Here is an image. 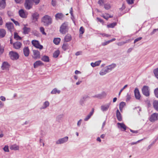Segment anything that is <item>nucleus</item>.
Listing matches in <instances>:
<instances>
[{
    "label": "nucleus",
    "mask_w": 158,
    "mask_h": 158,
    "mask_svg": "<svg viewBox=\"0 0 158 158\" xmlns=\"http://www.w3.org/2000/svg\"><path fill=\"white\" fill-rule=\"evenodd\" d=\"M116 116L117 119L119 121H121L122 120L121 114L118 109H117L116 113Z\"/></svg>",
    "instance_id": "nucleus-19"
},
{
    "label": "nucleus",
    "mask_w": 158,
    "mask_h": 158,
    "mask_svg": "<svg viewBox=\"0 0 158 158\" xmlns=\"http://www.w3.org/2000/svg\"><path fill=\"white\" fill-rule=\"evenodd\" d=\"M60 90H58L56 88H54L51 92V93L52 94H56L57 93L58 94H60Z\"/></svg>",
    "instance_id": "nucleus-36"
},
{
    "label": "nucleus",
    "mask_w": 158,
    "mask_h": 158,
    "mask_svg": "<svg viewBox=\"0 0 158 158\" xmlns=\"http://www.w3.org/2000/svg\"><path fill=\"white\" fill-rule=\"evenodd\" d=\"M126 103L124 102H120L119 105V107H122L123 108L124 106H125Z\"/></svg>",
    "instance_id": "nucleus-50"
},
{
    "label": "nucleus",
    "mask_w": 158,
    "mask_h": 158,
    "mask_svg": "<svg viewBox=\"0 0 158 158\" xmlns=\"http://www.w3.org/2000/svg\"><path fill=\"white\" fill-rule=\"evenodd\" d=\"M33 52L34 56L33 58L34 59H37L40 58V52L36 50H33Z\"/></svg>",
    "instance_id": "nucleus-11"
},
{
    "label": "nucleus",
    "mask_w": 158,
    "mask_h": 158,
    "mask_svg": "<svg viewBox=\"0 0 158 158\" xmlns=\"http://www.w3.org/2000/svg\"><path fill=\"white\" fill-rule=\"evenodd\" d=\"M135 96L136 99L139 100L140 99L141 95L138 89L136 88L134 91Z\"/></svg>",
    "instance_id": "nucleus-12"
},
{
    "label": "nucleus",
    "mask_w": 158,
    "mask_h": 158,
    "mask_svg": "<svg viewBox=\"0 0 158 158\" xmlns=\"http://www.w3.org/2000/svg\"><path fill=\"white\" fill-rule=\"evenodd\" d=\"M60 41V39L59 38H55L53 40V42L56 45L58 44Z\"/></svg>",
    "instance_id": "nucleus-35"
},
{
    "label": "nucleus",
    "mask_w": 158,
    "mask_h": 158,
    "mask_svg": "<svg viewBox=\"0 0 158 158\" xmlns=\"http://www.w3.org/2000/svg\"><path fill=\"white\" fill-rule=\"evenodd\" d=\"M89 98V96L87 95H83L79 101V103L81 105L84 106V102L86 101L87 99Z\"/></svg>",
    "instance_id": "nucleus-9"
},
{
    "label": "nucleus",
    "mask_w": 158,
    "mask_h": 158,
    "mask_svg": "<svg viewBox=\"0 0 158 158\" xmlns=\"http://www.w3.org/2000/svg\"><path fill=\"white\" fill-rule=\"evenodd\" d=\"M102 95L101 94H98L97 95H95L94 96H93V97H96L98 98H102Z\"/></svg>",
    "instance_id": "nucleus-54"
},
{
    "label": "nucleus",
    "mask_w": 158,
    "mask_h": 158,
    "mask_svg": "<svg viewBox=\"0 0 158 158\" xmlns=\"http://www.w3.org/2000/svg\"><path fill=\"white\" fill-rule=\"evenodd\" d=\"M127 85H125L123 88H122L121 90H120V91L119 93V94H118V95L119 96L120 94H121V93L123 91V90L126 88L127 86Z\"/></svg>",
    "instance_id": "nucleus-51"
},
{
    "label": "nucleus",
    "mask_w": 158,
    "mask_h": 158,
    "mask_svg": "<svg viewBox=\"0 0 158 158\" xmlns=\"http://www.w3.org/2000/svg\"><path fill=\"white\" fill-rule=\"evenodd\" d=\"M97 19L98 22H100L101 23H102V24H104V22L102 19H101L97 17Z\"/></svg>",
    "instance_id": "nucleus-49"
},
{
    "label": "nucleus",
    "mask_w": 158,
    "mask_h": 158,
    "mask_svg": "<svg viewBox=\"0 0 158 158\" xmlns=\"http://www.w3.org/2000/svg\"><path fill=\"white\" fill-rule=\"evenodd\" d=\"M14 38L17 40H20L22 39L21 37L19 36L16 32L14 33Z\"/></svg>",
    "instance_id": "nucleus-37"
},
{
    "label": "nucleus",
    "mask_w": 158,
    "mask_h": 158,
    "mask_svg": "<svg viewBox=\"0 0 158 158\" xmlns=\"http://www.w3.org/2000/svg\"><path fill=\"white\" fill-rule=\"evenodd\" d=\"M6 27L9 30H11L13 28V24L11 22L7 23L6 24Z\"/></svg>",
    "instance_id": "nucleus-23"
},
{
    "label": "nucleus",
    "mask_w": 158,
    "mask_h": 158,
    "mask_svg": "<svg viewBox=\"0 0 158 158\" xmlns=\"http://www.w3.org/2000/svg\"><path fill=\"white\" fill-rule=\"evenodd\" d=\"M104 8L105 9L108 10L110 8V6L109 4H104Z\"/></svg>",
    "instance_id": "nucleus-44"
},
{
    "label": "nucleus",
    "mask_w": 158,
    "mask_h": 158,
    "mask_svg": "<svg viewBox=\"0 0 158 158\" xmlns=\"http://www.w3.org/2000/svg\"><path fill=\"white\" fill-rule=\"evenodd\" d=\"M43 65L44 63L41 61H37L34 64V68H36L39 66H41Z\"/></svg>",
    "instance_id": "nucleus-15"
},
{
    "label": "nucleus",
    "mask_w": 158,
    "mask_h": 158,
    "mask_svg": "<svg viewBox=\"0 0 158 158\" xmlns=\"http://www.w3.org/2000/svg\"><path fill=\"white\" fill-rule=\"evenodd\" d=\"M110 103H109L105 105H102L101 106V109L103 111H106L108 109L110 105Z\"/></svg>",
    "instance_id": "nucleus-16"
},
{
    "label": "nucleus",
    "mask_w": 158,
    "mask_h": 158,
    "mask_svg": "<svg viewBox=\"0 0 158 158\" xmlns=\"http://www.w3.org/2000/svg\"><path fill=\"white\" fill-rule=\"evenodd\" d=\"M98 3L100 6H102L104 3V1L103 0H99Z\"/></svg>",
    "instance_id": "nucleus-48"
},
{
    "label": "nucleus",
    "mask_w": 158,
    "mask_h": 158,
    "mask_svg": "<svg viewBox=\"0 0 158 158\" xmlns=\"http://www.w3.org/2000/svg\"><path fill=\"white\" fill-rule=\"evenodd\" d=\"M6 34V31L4 29H0V38L4 37Z\"/></svg>",
    "instance_id": "nucleus-26"
},
{
    "label": "nucleus",
    "mask_w": 158,
    "mask_h": 158,
    "mask_svg": "<svg viewBox=\"0 0 158 158\" xmlns=\"http://www.w3.org/2000/svg\"><path fill=\"white\" fill-rule=\"evenodd\" d=\"M131 98V96L130 95L127 94L126 96V101H129L130 100Z\"/></svg>",
    "instance_id": "nucleus-57"
},
{
    "label": "nucleus",
    "mask_w": 158,
    "mask_h": 158,
    "mask_svg": "<svg viewBox=\"0 0 158 158\" xmlns=\"http://www.w3.org/2000/svg\"><path fill=\"white\" fill-rule=\"evenodd\" d=\"M49 102L48 101H46L44 102L43 106L40 108V109H45L47 107H48L49 106Z\"/></svg>",
    "instance_id": "nucleus-29"
},
{
    "label": "nucleus",
    "mask_w": 158,
    "mask_h": 158,
    "mask_svg": "<svg viewBox=\"0 0 158 158\" xmlns=\"http://www.w3.org/2000/svg\"><path fill=\"white\" fill-rule=\"evenodd\" d=\"M117 25V23L114 22L107 25V27L108 28H114Z\"/></svg>",
    "instance_id": "nucleus-39"
},
{
    "label": "nucleus",
    "mask_w": 158,
    "mask_h": 158,
    "mask_svg": "<svg viewBox=\"0 0 158 158\" xmlns=\"http://www.w3.org/2000/svg\"><path fill=\"white\" fill-rule=\"evenodd\" d=\"M143 94L146 97H148L150 95L149 87L146 85L144 86L142 89Z\"/></svg>",
    "instance_id": "nucleus-4"
},
{
    "label": "nucleus",
    "mask_w": 158,
    "mask_h": 158,
    "mask_svg": "<svg viewBox=\"0 0 158 158\" xmlns=\"http://www.w3.org/2000/svg\"><path fill=\"white\" fill-rule=\"evenodd\" d=\"M127 42V41H126V42H120V43H118V46H121L122 45H123L125 44Z\"/></svg>",
    "instance_id": "nucleus-60"
},
{
    "label": "nucleus",
    "mask_w": 158,
    "mask_h": 158,
    "mask_svg": "<svg viewBox=\"0 0 158 158\" xmlns=\"http://www.w3.org/2000/svg\"><path fill=\"white\" fill-rule=\"evenodd\" d=\"M32 44L37 48H39L40 49H42L43 48V46L40 45L39 41L36 40H33L31 41Z\"/></svg>",
    "instance_id": "nucleus-6"
},
{
    "label": "nucleus",
    "mask_w": 158,
    "mask_h": 158,
    "mask_svg": "<svg viewBox=\"0 0 158 158\" xmlns=\"http://www.w3.org/2000/svg\"><path fill=\"white\" fill-rule=\"evenodd\" d=\"M0 99L2 100V101H5L6 100V98H5L2 96H1L0 97Z\"/></svg>",
    "instance_id": "nucleus-64"
},
{
    "label": "nucleus",
    "mask_w": 158,
    "mask_h": 158,
    "mask_svg": "<svg viewBox=\"0 0 158 158\" xmlns=\"http://www.w3.org/2000/svg\"><path fill=\"white\" fill-rule=\"evenodd\" d=\"M19 147L16 144H14L11 145L10 148V149L14 150H18L19 149Z\"/></svg>",
    "instance_id": "nucleus-34"
},
{
    "label": "nucleus",
    "mask_w": 158,
    "mask_h": 158,
    "mask_svg": "<svg viewBox=\"0 0 158 158\" xmlns=\"http://www.w3.org/2000/svg\"><path fill=\"white\" fill-rule=\"evenodd\" d=\"M33 2L32 0H26L24 3L25 8L27 10H30L32 7Z\"/></svg>",
    "instance_id": "nucleus-2"
},
{
    "label": "nucleus",
    "mask_w": 158,
    "mask_h": 158,
    "mask_svg": "<svg viewBox=\"0 0 158 158\" xmlns=\"http://www.w3.org/2000/svg\"><path fill=\"white\" fill-rule=\"evenodd\" d=\"M84 31L85 30L84 27H81L79 29L80 35H82L84 33Z\"/></svg>",
    "instance_id": "nucleus-43"
},
{
    "label": "nucleus",
    "mask_w": 158,
    "mask_h": 158,
    "mask_svg": "<svg viewBox=\"0 0 158 158\" xmlns=\"http://www.w3.org/2000/svg\"><path fill=\"white\" fill-rule=\"evenodd\" d=\"M64 40L66 42H69L71 40V36L70 35L68 34L65 37Z\"/></svg>",
    "instance_id": "nucleus-30"
},
{
    "label": "nucleus",
    "mask_w": 158,
    "mask_h": 158,
    "mask_svg": "<svg viewBox=\"0 0 158 158\" xmlns=\"http://www.w3.org/2000/svg\"><path fill=\"white\" fill-rule=\"evenodd\" d=\"M116 66V65L115 64H112L108 66H107L106 68L107 69L108 71L109 72V70H111L112 69H114Z\"/></svg>",
    "instance_id": "nucleus-31"
},
{
    "label": "nucleus",
    "mask_w": 158,
    "mask_h": 158,
    "mask_svg": "<svg viewBox=\"0 0 158 158\" xmlns=\"http://www.w3.org/2000/svg\"><path fill=\"white\" fill-rule=\"evenodd\" d=\"M41 21L44 25L48 26L52 23V19L50 16L46 15L42 17Z\"/></svg>",
    "instance_id": "nucleus-1"
},
{
    "label": "nucleus",
    "mask_w": 158,
    "mask_h": 158,
    "mask_svg": "<svg viewBox=\"0 0 158 158\" xmlns=\"http://www.w3.org/2000/svg\"><path fill=\"white\" fill-rule=\"evenodd\" d=\"M153 73L156 77L158 79V68L153 70Z\"/></svg>",
    "instance_id": "nucleus-42"
},
{
    "label": "nucleus",
    "mask_w": 158,
    "mask_h": 158,
    "mask_svg": "<svg viewBox=\"0 0 158 158\" xmlns=\"http://www.w3.org/2000/svg\"><path fill=\"white\" fill-rule=\"evenodd\" d=\"M157 120H158V113H156L152 114L151 115L149 118V120L151 122H154Z\"/></svg>",
    "instance_id": "nucleus-8"
},
{
    "label": "nucleus",
    "mask_w": 158,
    "mask_h": 158,
    "mask_svg": "<svg viewBox=\"0 0 158 158\" xmlns=\"http://www.w3.org/2000/svg\"><path fill=\"white\" fill-rule=\"evenodd\" d=\"M33 2V3H34L35 4V5H36L38 4L40 0H32Z\"/></svg>",
    "instance_id": "nucleus-56"
},
{
    "label": "nucleus",
    "mask_w": 158,
    "mask_h": 158,
    "mask_svg": "<svg viewBox=\"0 0 158 158\" xmlns=\"http://www.w3.org/2000/svg\"><path fill=\"white\" fill-rule=\"evenodd\" d=\"M110 43V41L109 40H108L102 43V45L103 46H105L108 44Z\"/></svg>",
    "instance_id": "nucleus-55"
},
{
    "label": "nucleus",
    "mask_w": 158,
    "mask_h": 158,
    "mask_svg": "<svg viewBox=\"0 0 158 158\" xmlns=\"http://www.w3.org/2000/svg\"><path fill=\"white\" fill-rule=\"evenodd\" d=\"M68 48L69 45L67 43L64 44L62 46V48L64 51H66V50L68 49Z\"/></svg>",
    "instance_id": "nucleus-40"
},
{
    "label": "nucleus",
    "mask_w": 158,
    "mask_h": 158,
    "mask_svg": "<svg viewBox=\"0 0 158 158\" xmlns=\"http://www.w3.org/2000/svg\"><path fill=\"white\" fill-rule=\"evenodd\" d=\"M94 112V109H92V111L89 113V114H88L86 117L84 118V120L85 121H88L91 117V116L93 114Z\"/></svg>",
    "instance_id": "nucleus-24"
},
{
    "label": "nucleus",
    "mask_w": 158,
    "mask_h": 158,
    "mask_svg": "<svg viewBox=\"0 0 158 158\" xmlns=\"http://www.w3.org/2000/svg\"><path fill=\"white\" fill-rule=\"evenodd\" d=\"M11 20L15 23L16 26H19V23L13 19H11Z\"/></svg>",
    "instance_id": "nucleus-46"
},
{
    "label": "nucleus",
    "mask_w": 158,
    "mask_h": 158,
    "mask_svg": "<svg viewBox=\"0 0 158 158\" xmlns=\"http://www.w3.org/2000/svg\"><path fill=\"white\" fill-rule=\"evenodd\" d=\"M153 104L155 109L158 111V101L157 100L154 101Z\"/></svg>",
    "instance_id": "nucleus-27"
},
{
    "label": "nucleus",
    "mask_w": 158,
    "mask_h": 158,
    "mask_svg": "<svg viewBox=\"0 0 158 158\" xmlns=\"http://www.w3.org/2000/svg\"><path fill=\"white\" fill-rule=\"evenodd\" d=\"M67 24L65 23H64L61 26L60 28V32L63 34H65L67 32Z\"/></svg>",
    "instance_id": "nucleus-3"
},
{
    "label": "nucleus",
    "mask_w": 158,
    "mask_h": 158,
    "mask_svg": "<svg viewBox=\"0 0 158 158\" xmlns=\"http://www.w3.org/2000/svg\"><path fill=\"white\" fill-rule=\"evenodd\" d=\"M101 62V60H98L96 61L94 63L92 62L91 63V65L92 67H94L95 66H98L100 64Z\"/></svg>",
    "instance_id": "nucleus-33"
},
{
    "label": "nucleus",
    "mask_w": 158,
    "mask_h": 158,
    "mask_svg": "<svg viewBox=\"0 0 158 158\" xmlns=\"http://www.w3.org/2000/svg\"><path fill=\"white\" fill-rule=\"evenodd\" d=\"M22 45L21 43L17 41L14 43L13 46L15 49H19L21 48Z\"/></svg>",
    "instance_id": "nucleus-20"
},
{
    "label": "nucleus",
    "mask_w": 158,
    "mask_h": 158,
    "mask_svg": "<svg viewBox=\"0 0 158 158\" xmlns=\"http://www.w3.org/2000/svg\"><path fill=\"white\" fill-rule=\"evenodd\" d=\"M130 131L132 133H138V131H134L131 130V129H130Z\"/></svg>",
    "instance_id": "nucleus-63"
},
{
    "label": "nucleus",
    "mask_w": 158,
    "mask_h": 158,
    "mask_svg": "<svg viewBox=\"0 0 158 158\" xmlns=\"http://www.w3.org/2000/svg\"><path fill=\"white\" fill-rule=\"evenodd\" d=\"M6 6L5 0H0V10L4 9Z\"/></svg>",
    "instance_id": "nucleus-22"
},
{
    "label": "nucleus",
    "mask_w": 158,
    "mask_h": 158,
    "mask_svg": "<svg viewBox=\"0 0 158 158\" xmlns=\"http://www.w3.org/2000/svg\"><path fill=\"white\" fill-rule=\"evenodd\" d=\"M56 0H52L51 3L52 5L53 6H55L56 5Z\"/></svg>",
    "instance_id": "nucleus-53"
},
{
    "label": "nucleus",
    "mask_w": 158,
    "mask_h": 158,
    "mask_svg": "<svg viewBox=\"0 0 158 158\" xmlns=\"http://www.w3.org/2000/svg\"><path fill=\"white\" fill-rule=\"evenodd\" d=\"M134 0H127V1L128 3L129 4H132L134 3Z\"/></svg>",
    "instance_id": "nucleus-61"
},
{
    "label": "nucleus",
    "mask_w": 158,
    "mask_h": 158,
    "mask_svg": "<svg viewBox=\"0 0 158 158\" xmlns=\"http://www.w3.org/2000/svg\"><path fill=\"white\" fill-rule=\"evenodd\" d=\"M142 37H139L136 39L134 41V43H135L137 41H139L142 39Z\"/></svg>",
    "instance_id": "nucleus-58"
},
{
    "label": "nucleus",
    "mask_w": 158,
    "mask_h": 158,
    "mask_svg": "<svg viewBox=\"0 0 158 158\" xmlns=\"http://www.w3.org/2000/svg\"><path fill=\"white\" fill-rule=\"evenodd\" d=\"M10 66L9 64L6 62H3L2 66V70L8 69Z\"/></svg>",
    "instance_id": "nucleus-17"
},
{
    "label": "nucleus",
    "mask_w": 158,
    "mask_h": 158,
    "mask_svg": "<svg viewBox=\"0 0 158 158\" xmlns=\"http://www.w3.org/2000/svg\"><path fill=\"white\" fill-rule=\"evenodd\" d=\"M39 14L37 12H35L31 14V18L34 22L38 21L39 17Z\"/></svg>",
    "instance_id": "nucleus-10"
},
{
    "label": "nucleus",
    "mask_w": 158,
    "mask_h": 158,
    "mask_svg": "<svg viewBox=\"0 0 158 158\" xmlns=\"http://www.w3.org/2000/svg\"><path fill=\"white\" fill-rule=\"evenodd\" d=\"M107 69L106 67L102 69L100 72L99 74L101 75L102 76L105 75L106 73L108 72Z\"/></svg>",
    "instance_id": "nucleus-28"
},
{
    "label": "nucleus",
    "mask_w": 158,
    "mask_h": 158,
    "mask_svg": "<svg viewBox=\"0 0 158 158\" xmlns=\"http://www.w3.org/2000/svg\"><path fill=\"white\" fill-rule=\"evenodd\" d=\"M19 16L22 18H26L27 17V14L25 12L23 9L19 10Z\"/></svg>",
    "instance_id": "nucleus-14"
},
{
    "label": "nucleus",
    "mask_w": 158,
    "mask_h": 158,
    "mask_svg": "<svg viewBox=\"0 0 158 158\" xmlns=\"http://www.w3.org/2000/svg\"><path fill=\"white\" fill-rule=\"evenodd\" d=\"M55 16L56 20L62 19L64 17V15L62 13H58L55 15Z\"/></svg>",
    "instance_id": "nucleus-21"
},
{
    "label": "nucleus",
    "mask_w": 158,
    "mask_h": 158,
    "mask_svg": "<svg viewBox=\"0 0 158 158\" xmlns=\"http://www.w3.org/2000/svg\"><path fill=\"white\" fill-rule=\"evenodd\" d=\"M11 59L12 60H16L19 58V56L18 53L13 52H10L9 53Z\"/></svg>",
    "instance_id": "nucleus-7"
},
{
    "label": "nucleus",
    "mask_w": 158,
    "mask_h": 158,
    "mask_svg": "<svg viewBox=\"0 0 158 158\" xmlns=\"http://www.w3.org/2000/svg\"><path fill=\"white\" fill-rule=\"evenodd\" d=\"M23 33L24 34H28L30 32L31 29L29 27H27L24 26L23 28Z\"/></svg>",
    "instance_id": "nucleus-25"
},
{
    "label": "nucleus",
    "mask_w": 158,
    "mask_h": 158,
    "mask_svg": "<svg viewBox=\"0 0 158 158\" xmlns=\"http://www.w3.org/2000/svg\"><path fill=\"white\" fill-rule=\"evenodd\" d=\"M3 22L2 18L0 16V26L2 25Z\"/></svg>",
    "instance_id": "nucleus-62"
},
{
    "label": "nucleus",
    "mask_w": 158,
    "mask_h": 158,
    "mask_svg": "<svg viewBox=\"0 0 158 158\" xmlns=\"http://www.w3.org/2000/svg\"><path fill=\"white\" fill-rule=\"evenodd\" d=\"M118 127L120 129H123V130H122L123 131H125L126 130L127 127L126 125L123 123H117Z\"/></svg>",
    "instance_id": "nucleus-13"
},
{
    "label": "nucleus",
    "mask_w": 158,
    "mask_h": 158,
    "mask_svg": "<svg viewBox=\"0 0 158 158\" xmlns=\"http://www.w3.org/2000/svg\"><path fill=\"white\" fill-rule=\"evenodd\" d=\"M42 60L45 62H48L49 61V58L47 56H43L41 58Z\"/></svg>",
    "instance_id": "nucleus-32"
},
{
    "label": "nucleus",
    "mask_w": 158,
    "mask_h": 158,
    "mask_svg": "<svg viewBox=\"0 0 158 158\" xmlns=\"http://www.w3.org/2000/svg\"><path fill=\"white\" fill-rule=\"evenodd\" d=\"M40 30L43 34L45 35H46V33L44 31V29L43 27H40Z\"/></svg>",
    "instance_id": "nucleus-45"
},
{
    "label": "nucleus",
    "mask_w": 158,
    "mask_h": 158,
    "mask_svg": "<svg viewBox=\"0 0 158 158\" xmlns=\"http://www.w3.org/2000/svg\"><path fill=\"white\" fill-rule=\"evenodd\" d=\"M154 93L156 97L158 98V88H157L154 90Z\"/></svg>",
    "instance_id": "nucleus-47"
},
{
    "label": "nucleus",
    "mask_w": 158,
    "mask_h": 158,
    "mask_svg": "<svg viewBox=\"0 0 158 158\" xmlns=\"http://www.w3.org/2000/svg\"><path fill=\"white\" fill-rule=\"evenodd\" d=\"M63 116V114H61L58 115L56 118V120L59 122L60 120H61Z\"/></svg>",
    "instance_id": "nucleus-41"
},
{
    "label": "nucleus",
    "mask_w": 158,
    "mask_h": 158,
    "mask_svg": "<svg viewBox=\"0 0 158 158\" xmlns=\"http://www.w3.org/2000/svg\"><path fill=\"white\" fill-rule=\"evenodd\" d=\"M23 52L25 56H28L29 54V50L28 47H26L23 49Z\"/></svg>",
    "instance_id": "nucleus-18"
},
{
    "label": "nucleus",
    "mask_w": 158,
    "mask_h": 158,
    "mask_svg": "<svg viewBox=\"0 0 158 158\" xmlns=\"http://www.w3.org/2000/svg\"><path fill=\"white\" fill-rule=\"evenodd\" d=\"M3 149L5 152H8L9 151L8 146H5L4 148H3Z\"/></svg>",
    "instance_id": "nucleus-52"
},
{
    "label": "nucleus",
    "mask_w": 158,
    "mask_h": 158,
    "mask_svg": "<svg viewBox=\"0 0 158 158\" xmlns=\"http://www.w3.org/2000/svg\"><path fill=\"white\" fill-rule=\"evenodd\" d=\"M69 138L68 136H65L64 138L60 139L56 141V144L64 143L67 142Z\"/></svg>",
    "instance_id": "nucleus-5"
},
{
    "label": "nucleus",
    "mask_w": 158,
    "mask_h": 158,
    "mask_svg": "<svg viewBox=\"0 0 158 158\" xmlns=\"http://www.w3.org/2000/svg\"><path fill=\"white\" fill-rule=\"evenodd\" d=\"M60 53V51L59 50H57L55 51L53 54V57L55 58L57 57L58 56Z\"/></svg>",
    "instance_id": "nucleus-38"
},
{
    "label": "nucleus",
    "mask_w": 158,
    "mask_h": 158,
    "mask_svg": "<svg viewBox=\"0 0 158 158\" xmlns=\"http://www.w3.org/2000/svg\"><path fill=\"white\" fill-rule=\"evenodd\" d=\"M143 140V139H141L138 140L137 142L131 143L130 144H131V145H133L136 144L137 143L139 142L140 141H142Z\"/></svg>",
    "instance_id": "nucleus-59"
}]
</instances>
